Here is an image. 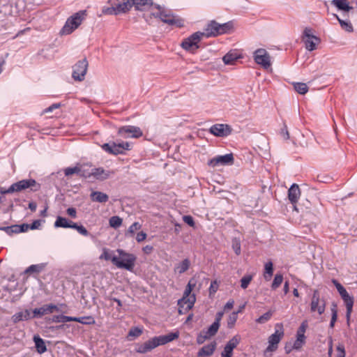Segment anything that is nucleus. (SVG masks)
<instances>
[{"mask_svg":"<svg viewBox=\"0 0 357 357\" xmlns=\"http://www.w3.org/2000/svg\"><path fill=\"white\" fill-rule=\"evenodd\" d=\"M179 337V332L170 333L165 335L156 336L149 339L143 344L137 345L136 351L140 354H145L155 349L160 345H164Z\"/></svg>","mask_w":357,"mask_h":357,"instance_id":"f257e3e1","label":"nucleus"},{"mask_svg":"<svg viewBox=\"0 0 357 357\" xmlns=\"http://www.w3.org/2000/svg\"><path fill=\"white\" fill-rule=\"evenodd\" d=\"M116 252L119 255V257L114 255L112 257V263L119 268H124L126 270L132 271L135 266L136 257L128 252H126L121 249H118Z\"/></svg>","mask_w":357,"mask_h":357,"instance_id":"f03ea898","label":"nucleus"},{"mask_svg":"<svg viewBox=\"0 0 357 357\" xmlns=\"http://www.w3.org/2000/svg\"><path fill=\"white\" fill-rule=\"evenodd\" d=\"M232 25L230 22L219 24L215 20L211 21L204 28L202 33V38L215 37L218 35L224 34L231 29Z\"/></svg>","mask_w":357,"mask_h":357,"instance_id":"7ed1b4c3","label":"nucleus"},{"mask_svg":"<svg viewBox=\"0 0 357 357\" xmlns=\"http://www.w3.org/2000/svg\"><path fill=\"white\" fill-rule=\"evenodd\" d=\"M195 286V284H192V280H190L185 289L183 297L178 302L179 314H183L193 307L196 299L195 295L190 296V293Z\"/></svg>","mask_w":357,"mask_h":357,"instance_id":"20e7f679","label":"nucleus"},{"mask_svg":"<svg viewBox=\"0 0 357 357\" xmlns=\"http://www.w3.org/2000/svg\"><path fill=\"white\" fill-rule=\"evenodd\" d=\"M86 15V10H81L70 17L66 22L61 32L62 34H70L82 22Z\"/></svg>","mask_w":357,"mask_h":357,"instance_id":"39448f33","label":"nucleus"},{"mask_svg":"<svg viewBox=\"0 0 357 357\" xmlns=\"http://www.w3.org/2000/svg\"><path fill=\"white\" fill-rule=\"evenodd\" d=\"M26 189H30L32 192L38 191L40 189V185L33 178L23 179L10 185V191L20 192Z\"/></svg>","mask_w":357,"mask_h":357,"instance_id":"423d86ee","label":"nucleus"},{"mask_svg":"<svg viewBox=\"0 0 357 357\" xmlns=\"http://www.w3.org/2000/svg\"><path fill=\"white\" fill-rule=\"evenodd\" d=\"M283 336L284 331L282 326H280V329H276L275 333L268 337V346L264 351L265 357L272 356L271 353L277 350L278 345Z\"/></svg>","mask_w":357,"mask_h":357,"instance_id":"0eeeda50","label":"nucleus"},{"mask_svg":"<svg viewBox=\"0 0 357 357\" xmlns=\"http://www.w3.org/2000/svg\"><path fill=\"white\" fill-rule=\"evenodd\" d=\"M157 8L158 12L153 14L155 17H159L163 22L169 25H176L178 27L183 26V22L182 20L176 17L170 12L164 10L160 6H157Z\"/></svg>","mask_w":357,"mask_h":357,"instance_id":"6e6552de","label":"nucleus"},{"mask_svg":"<svg viewBox=\"0 0 357 357\" xmlns=\"http://www.w3.org/2000/svg\"><path fill=\"white\" fill-rule=\"evenodd\" d=\"M202 38V33L201 31L195 32L183 40L181 47L188 52L195 53L199 47V43Z\"/></svg>","mask_w":357,"mask_h":357,"instance_id":"1a4fd4ad","label":"nucleus"},{"mask_svg":"<svg viewBox=\"0 0 357 357\" xmlns=\"http://www.w3.org/2000/svg\"><path fill=\"white\" fill-rule=\"evenodd\" d=\"M332 282L337 288L340 295L341 296L342 300L344 301V303L347 308V318L349 319L352 312V308L354 305V298L353 297L349 296L345 288L340 283H339L337 280L333 279L332 280Z\"/></svg>","mask_w":357,"mask_h":357,"instance_id":"9d476101","label":"nucleus"},{"mask_svg":"<svg viewBox=\"0 0 357 357\" xmlns=\"http://www.w3.org/2000/svg\"><path fill=\"white\" fill-rule=\"evenodd\" d=\"M326 301L321 298L319 292L317 289L313 291V294L310 303V311L312 312H317L319 315H321L325 312Z\"/></svg>","mask_w":357,"mask_h":357,"instance_id":"9b49d317","label":"nucleus"},{"mask_svg":"<svg viewBox=\"0 0 357 357\" xmlns=\"http://www.w3.org/2000/svg\"><path fill=\"white\" fill-rule=\"evenodd\" d=\"M101 147L108 153L118 155L123 153L126 150H130V144L124 142L118 144L115 142H109L103 144Z\"/></svg>","mask_w":357,"mask_h":357,"instance_id":"f8f14e48","label":"nucleus"},{"mask_svg":"<svg viewBox=\"0 0 357 357\" xmlns=\"http://www.w3.org/2000/svg\"><path fill=\"white\" fill-rule=\"evenodd\" d=\"M88 61L86 58L78 61L73 66L72 77L75 81L81 82L84 79L85 75L87 72Z\"/></svg>","mask_w":357,"mask_h":357,"instance_id":"ddd939ff","label":"nucleus"},{"mask_svg":"<svg viewBox=\"0 0 357 357\" xmlns=\"http://www.w3.org/2000/svg\"><path fill=\"white\" fill-rule=\"evenodd\" d=\"M303 40L305 48L310 52L314 50L321 41L319 37L312 34V29L308 27L303 31Z\"/></svg>","mask_w":357,"mask_h":357,"instance_id":"4468645a","label":"nucleus"},{"mask_svg":"<svg viewBox=\"0 0 357 357\" xmlns=\"http://www.w3.org/2000/svg\"><path fill=\"white\" fill-rule=\"evenodd\" d=\"M255 61L261 66L264 69L271 67V57L268 52L265 49H258L254 52Z\"/></svg>","mask_w":357,"mask_h":357,"instance_id":"2eb2a0df","label":"nucleus"},{"mask_svg":"<svg viewBox=\"0 0 357 357\" xmlns=\"http://www.w3.org/2000/svg\"><path fill=\"white\" fill-rule=\"evenodd\" d=\"M118 135L124 138H139L143 135V132L139 127L125 126L119 128Z\"/></svg>","mask_w":357,"mask_h":357,"instance_id":"dca6fc26","label":"nucleus"},{"mask_svg":"<svg viewBox=\"0 0 357 357\" xmlns=\"http://www.w3.org/2000/svg\"><path fill=\"white\" fill-rule=\"evenodd\" d=\"M234 163V156L232 153L225 154L224 155H218L208 160V165L211 167L219 166L230 165Z\"/></svg>","mask_w":357,"mask_h":357,"instance_id":"f3484780","label":"nucleus"},{"mask_svg":"<svg viewBox=\"0 0 357 357\" xmlns=\"http://www.w3.org/2000/svg\"><path fill=\"white\" fill-rule=\"evenodd\" d=\"M209 132L216 137H225L231 133L232 128L227 124L217 123L210 128Z\"/></svg>","mask_w":357,"mask_h":357,"instance_id":"a211bd4d","label":"nucleus"},{"mask_svg":"<svg viewBox=\"0 0 357 357\" xmlns=\"http://www.w3.org/2000/svg\"><path fill=\"white\" fill-rule=\"evenodd\" d=\"M54 311H59V308L57 305L54 304L43 305L42 307L35 308L33 310V317H41L45 314H51Z\"/></svg>","mask_w":357,"mask_h":357,"instance_id":"6ab92c4d","label":"nucleus"},{"mask_svg":"<svg viewBox=\"0 0 357 357\" xmlns=\"http://www.w3.org/2000/svg\"><path fill=\"white\" fill-rule=\"evenodd\" d=\"M114 173L113 170H105L102 167H98L93 169L91 174L97 180L104 181L114 175Z\"/></svg>","mask_w":357,"mask_h":357,"instance_id":"aec40b11","label":"nucleus"},{"mask_svg":"<svg viewBox=\"0 0 357 357\" xmlns=\"http://www.w3.org/2000/svg\"><path fill=\"white\" fill-rule=\"evenodd\" d=\"M116 8L117 13H124L128 12L133 6V0H114Z\"/></svg>","mask_w":357,"mask_h":357,"instance_id":"412c9836","label":"nucleus"},{"mask_svg":"<svg viewBox=\"0 0 357 357\" xmlns=\"http://www.w3.org/2000/svg\"><path fill=\"white\" fill-rule=\"evenodd\" d=\"M301 195V191L298 185L296 183L291 185L288 190V198L291 204H296Z\"/></svg>","mask_w":357,"mask_h":357,"instance_id":"4be33fe9","label":"nucleus"},{"mask_svg":"<svg viewBox=\"0 0 357 357\" xmlns=\"http://www.w3.org/2000/svg\"><path fill=\"white\" fill-rule=\"evenodd\" d=\"M216 346L217 344L215 342H211L210 344L204 346L198 351V356L207 357L211 356L213 354Z\"/></svg>","mask_w":357,"mask_h":357,"instance_id":"5701e85b","label":"nucleus"},{"mask_svg":"<svg viewBox=\"0 0 357 357\" xmlns=\"http://www.w3.org/2000/svg\"><path fill=\"white\" fill-rule=\"evenodd\" d=\"M90 197L93 202L98 203H105L109 199L107 194L100 191H93L90 195Z\"/></svg>","mask_w":357,"mask_h":357,"instance_id":"b1692460","label":"nucleus"},{"mask_svg":"<svg viewBox=\"0 0 357 357\" xmlns=\"http://www.w3.org/2000/svg\"><path fill=\"white\" fill-rule=\"evenodd\" d=\"M240 58V56L235 51H230L227 53L222 58L224 63L227 65H232Z\"/></svg>","mask_w":357,"mask_h":357,"instance_id":"393cba45","label":"nucleus"},{"mask_svg":"<svg viewBox=\"0 0 357 357\" xmlns=\"http://www.w3.org/2000/svg\"><path fill=\"white\" fill-rule=\"evenodd\" d=\"M190 266V261L188 259H183L181 262L176 264L174 268L175 273L182 274L188 270Z\"/></svg>","mask_w":357,"mask_h":357,"instance_id":"a878e982","label":"nucleus"},{"mask_svg":"<svg viewBox=\"0 0 357 357\" xmlns=\"http://www.w3.org/2000/svg\"><path fill=\"white\" fill-rule=\"evenodd\" d=\"M36 348L39 354H43L47 351V347L44 340L38 335L33 336Z\"/></svg>","mask_w":357,"mask_h":357,"instance_id":"bb28decb","label":"nucleus"},{"mask_svg":"<svg viewBox=\"0 0 357 357\" xmlns=\"http://www.w3.org/2000/svg\"><path fill=\"white\" fill-rule=\"evenodd\" d=\"M331 3L336 6L339 10L349 11L352 7L349 6L347 0H333Z\"/></svg>","mask_w":357,"mask_h":357,"instance_id":"cd10ccee","label":"nucleus"},{"mask_svg":"<svg viewBox=\"0 0 357 357\" xmlns=\"http://www.w3.org/2000/svg\"><path fill=\"white\" fill-rule=\"evenodd\" d=\"M73 321H76L85 325H92L96 323L95 319L91 316L75 317H73Z\"/></svg>","mask_w":357,"mask_h":357,"instance_id":"c85d7f7f","label":"nucleus"},{"mask_svg":"<svg viewBox=\"0 0 357 357\" xmlns=\"http://www.w3.org/2000/svg\"><path fill=\"white\" fill-rule=\"evenodd\" d=\"M141 227H142V225L139 222H135L129 227V228L126 231V232L125 234L126 236L132 237L135 235V232L137 230H139L141 229Z\"/></svg>","mask_w":357,"mask_h":357,"instance_id":"c756f323","label":"nucleus"},{"mask_svg":"<svg viewBox=\"0 0 357 357\" xmlns=\"http://www.w3.org/2000/svg\"><path fill=\"white\" fill-rule=\"evenodd\" d=\"M108 3H110L112 6L103 8L102 13L106 15H119V13H117L116 6L114 0H109Z\"/></svg>","mask_w":357,"mask_h":357,"instance_id":"7c9ffc66","label":"nucleus"},{"mask_svg":"<svg viewBox=\"0 0 357 357\" xmlns=\"http://www.w3.org/2000/svg\"><path fill=\"white\" fill-rule=\"evenodd\" d=\"M45 264H33L26 269L25 273H40L45 268Z\"/></svg>","mask_w":357,"mask_h":357,"instance_id":"2f4dec72","label":"nucleus"},{"mask_svg":"<svg viewBox=\"0 0 357 357\" xmlns=\"http://www.w3.org/2000/svg\"><path fill=\"white\" fill-rule=\"evenodd\" d=\"M73 317L66 315H54L52 318V321L54 323H66L73 321Z\"/></svg>","mask_w":357,"mask_h":357,"instance_id":"473e14b6","label":"nucleus"},{"mask_svg":"<svg viewBox=\"0 0 357 357\" xmlns=\"http://www.w3.org/2000/svg\"><path fill=\"white\" fill-rule=\"evenodd\" d=\"M294 88L296 92L304 95L308 91V87L305 83L297 82L294 84Z\"/></svg>","mask_w":357,"mask_h":357,"instance_id":"72a5a7b5","label":"nucleus"},{"mask_svg":"<svg viewBox=\"0 0 357 357\" xmlns=\"http://www.w3.org/2000/svg\"><path fill=\"white\" fill-rule=\"evenodd\" d=\"M69 224H70V221H68L66 218L58 216L54 222V227H55L68 228Z\"/></svg>","mask_w":357,"mask_h":357,"instance_id":"f704fd0d","label":"nucleus"},{"mask_svg":"<svg viewBox=\"0 0 357 357\" xmlns=\"http://www.w3.org/2000/svg\"><path fill=\"white\" fill-rule=\"evenodd\" d=\"M273 263L271 261H268L265 264V272L264 274V278L266 280H269L273 275Z\"/></svg>","mask_w":357,"mask_h":357,"instance_id":"c9c22d12","label":"nucleus"},{"mask_svg":"<svg viewBox=\"0 0 357 357\" xmlns=\"http://www.w3.org/2000/svg\"><path fill=\"white\" fill-rule=\"evenodd\" d=\"M337 20H338L341 27L344 29L346 31L351 33L354 31L353 26L349 22L344 21L339 18V17L335 15Z\"/></svg>","mask_w":357,"mask_h":357,"instance_id":"e433bc0d","label":"nucleus"},{"mask_svg":"<svg viewBox=\"0 0 357 357\" xmlns=\"http://www.w3.org/2000/svg\"><path fill=\"white\" fill-rule=\"evenodd\" d=\"M109 223L110 227L116 229L122 225V219L116 215L112 216L109 218Z\"/></svg>","mask_w":357,"mask_h":357,"instance_id":"4c0bfd02","label":"nucleus"},{"mask_svg":"<svg viewBox=\"0 0 357 357\" xmlns=\"http://www.w3.org/2000/svg\"><path fill=\"white\" fill-rule=\"evenodd\" d=\"M152 0H133V6L137 10H142V6L150 5L152 3Z\"/></svg>","mask_w":357,"mask_h":357,"instance_id":"58836bf2","label":"nucleus"},{"mask_svg":"<svg viewBox=\"0 0 357 357\" xmlns=\"http://www.w3.org/2000/svg\"><path fill=\"white\" fill-rule=\"evenodd\" d=\"M231 243H232V245H231L232 248H233L234 252L237 255H239L241 254V251L240 239L237 238H234L232 239Z\"/></svg>","mask_w":357,"mask_h":357,"instance_id":"ea45409f","label":"nucleus"},{"mask_svg":"<svg viewBox=\"0 0 357 357\" xmlns=\"http://www.w3.org/2000/svg\"><path fill=\"white\" fill-rule=\"evenodd\" d=\"M273 315L272 311H268L266 313H264L263 315L260 316L256 321L259 324H264L269 321Z\"/></svg>","mask_w":357,"mask_h":357,"instance_id":"a19ab883","label":"nucleus"},{"mask_svg":"<svg viewBox=\"0 0 357 357\" xmlns=\"http://www.w3.org/2000/svg\"><path fill=\"white\" fill-rule=\"evenodd\" d=\"M283 281V276L281 274H276L273 283L271 284V287L273 289H276L280 285L282 284Z\"/></svg>","mask_w":357,"mask_h":357,"instance_id":"79ce46f5","label":"nucleus"},{"mask_svg":"<svg viewBox=\"0 0 357 357\" xmlns=\"http://www.w3.org/2000/svg\"><path fill=\"white\" fill-rule=\"evenodd\" d=\"M81 173V168L76 166L74 167H67L64 169V174L66 176H71L74 174H78Z\"/></svg>","mask_w":357,"mask_h":357,"instance_id":"37998d69","label":"nucleus"},{"mask_svg":"<svg viewBox=\"0 0 357 357\" xmlns=\"http://www.w3.org/2000/svg\"><path fill=\"white\" fill-rule=\"evenodd\" d=\"M240 340V337L238 335H235L226 344V345L231 347V350H234V349L239 344Z\"/></svg>","mask_w":357,"mask_h":357,"instance_id":"c03bdc74","label":"nucleus"},{"mask_svg":"<svg viewBox=\"0 0 357 357\" xmlns=\"http://www.w3.org/2000/svg\"><path fill=\"white\" fill-rule=\"evenodd\" d=\"M238 318V312H232L228 317L227 319V326L229 328H231L234 326L235 323Z\"/></svg>","mask_w":357,"mask_h":357,"instance_id":"a18cd8bd","label":"nucleus"},{"mask_svg":"<svg viewBox=\"0 0 357 357\" xmlns=\"http://www.w3.org/2000/svg\"><path fill=\"white\" fill-rule=\"evenodd\" d=\"M252 280V276L251 275H246L243 276L241 280V287L242 289H245L250 282Z\"/></svg>","mask_w":357,"mask_h":357,"instance_id":"49530a36","label":"nucleus"},{"mask_svg":"<svg viewBox=\"0 0 357 357\" xmlns=\"http://www.w3.org/2000/svg\"><path fill=\"white\" fill-rule=\"evenodd\" d=\"M17 225L9 226V227H0V230L4 231L6 234L11 235L13 234H17Z\"/></svg>","mask_w":357,"mask_h":357,"instance_id":"de8ad7c7","label":"nucleus"},{"mask_svg":"<svg viewBox=\"0 0 357 357\" xmlns=\"http://www.w3.org/2000/svg\"><path fill=\"white\" fill-rule=\"evenodd\" d=\"M233 354V350L231 349V347L225 345L223 351L221 354V357H231Z\"/></svg>","mask_w":357,"mask_h":357,"instance_id":"09e8293b","label":"nucleus"},{"mask_svg":"<svg viewBox=\"0 0 357 357\" xmlns=\"http://www.w3.org/2000/svg\"><path fill=\"white\" fill-rule=\"evenodd\" d=\"M142 333V331L138 328H131L128 333V336L138 337Z\"/></svg>","mask_w":357,"mask_h":357,"instance_id":"8fccbe9b","label":"nucleus"},{"mask_svg":"<svg viewBox=\"0 0 357 357\" xmlns=\"http://www.w3.org/2000/svg\"><path fill=\"white\" fill-rule=\"evenodd\" d=\"M112 253L108 252L107 250L104 249L102 254L100 255V259H105V260H111L112 261Z\"/></svg>","mask_w":357,"mask_h":357,"instance_id":"3c124183","label":"nucleus"},{"mask_svg":"<svg viewBox=\"0 0 357 357\" xmlns=\"http://www.w3.org/2000/svg\"><path fill=\"white\" fill-rule=\"evenodd\" d=\"M183 220L190 227L195 226V222L191 215H184L183 217Z\"/></svg>","mask_w":357,"mask_h":357,"instance_id":"603ef678","label":"nucleus"},{"mask_svg":"<svg viewBox=\"0 0 357 357\" xmlns=\"http://www.w3.org/2000/svg\"><path fill=\"white\" fill-rule=\"evenodd\" d=\"M307 324L306 321H303L299 326L296 335H305Z\"/></svg>","mask_w":357,"mask_h":357,"instance_id":"864d4df0","label":"nucleus"},{"mask_svg":"<svg viewBox=\"0 0 357 357\" xmlns=\"http://www.w3.org/2000/svg\"><path fill=\"white\" fill-rule=\"evenodd\" d=\"M208 339L207 336L201 331L197 337V342L199 344H202Z\"/></svg>","mask_w":357,"mask_h":357,"instance_id":"5fc2aeb1","label":"nucleus"},{"mask_svg":"<svg viewBox=\"0 0 357 357\" xmlns=\"http://www.w3.org/2000/svg\"><path fill=\"white\" fill-rule=\"evenodd\" d=\"M337 357H345V349L343 344H339L337 347Z\"/></svg>","mask_w":357,"mask_h":357,"instance_id":"6e6d98bb","label":"nucleus"},{"mask_svg":"<svg viewBox=\"0 0 357 357\" xmlns=\"http://www.w3.org/2000/svg\"><path fill=\"white\" fill-rule=\"evenodd\" d=\"M17 233H21V232H25L29 228V224H22L21 225H17Z\"/></svg>","mask_w":357,"mask_h":357,"instance_id":"4d7b16f0","label":"nucleus"},{"mask_svg":"<svg viewBox=\"0 0 357 357\" xmlns=\"http://www.w3.org/2000/svg\"><path fill=\"white\" fill-rule=\"evenodd\" d=\"M146 236H147V235L145 232L140 231V232L137 233V234L136 236V241L138 243H141L146 239Z\"/></svg>","mask_w":357,"mask_h":357,"instance_id":"13d9d810","label":"nucleus"},{"mask_svg":"<svg viewBox=\"0 0 357 357\" xmlns=\"http://www.w3.org/2000/svg\"><path fill=\"white\" fill-rule=\"evenodd\" d=\"M220 324L213 322L208 329L215 335L217 333Z\"/></svg>","mask_w":357,"mask_h":357,"instance_id":"bf43d9fd","label":"nucleus"},{"mask_svg":"<svg viewBox=\"0 0 357 357\" xmlns=\"http://www.w3.org/2000/svg\"><path fill=\"white\" fill-rule=\"evenodd\" d=\"M77 231L78 233H79L82 236H88L89 235V231L83 225H79V227L77 228Z\"/></svg>","mask_w":357,"mask_h":357,"instance_id":"052dcab7","label":"nucleus"},{"mask_svg":"<svg viewBox=\"0 0 357 357\" xmlns=\"http://www.w3.org/2000/svg\"><path fill=\"white\" fill-rule=\"evenodd\" d=\"M67 214L71 218H75L77 217V211L73 207H70L66 210Z\"/></svg>","mask_w":357,"mask_h":357,"instance_id":"680f3d73","label":"nucleus"},{"mask_svg":"<svg viewBox=\"0 0 357 357\" xmlns=\"http://www.w3.org/2000/svg\"><path fill=\"white\" fill-rule=\"evenodd\" d=\"M317 180L322 183H328L331 180V178L328 176L318 175Z\"/></svg>","mask_w":357,"mask_h":357,"instance_id":"e2e57ef3","label":"nucleus"},{"mask_svg":"<svg viewBox=\"0 0 357 357\" xmlns=\"http://www.w3.org/2000/svg\"><path fill=\"white\" fill-rule=\"evenodd\" d=\"M281 135L283 137L284 139H288L289 138V134L287 130V126H284L283 128L281 129Z\"/></svg>","mask_w":357,"mask_h":357,"instance_id":"0e129e2a","label":"nucleus"},{"mask_svg":"<svg viewBox=\"0 0 357 357\" xmlns=\"http://www.w3.org/2000/svg\"><path fill=\"white\" fill-rule=\"evenodd\" d=\"M304 343H305V342H302V341L296 339L294 343L293 348L296 350H298L303 347Z\"/></svg>","mask_w":357,"mask_h":357,"instance_id":"69168bd1","label":"nucleus"},{"mask_svg":"<svg viewBox=\"0 0 357 357\" xmlns=\"http://www.w3.org/2000/svg\"><path fill=\"white\" fill-rule=\"evenodd\" d=\"M40 225H41L40 220H34L31 225H29V228L31 229H38Z\"/></svg>","mask_w":357,"mask_h":357,"instance_id":"338daca9","label":"nucleus"},{"mask_svg":"<svg viewBox=\"0 0 357 357\" xmlns=\"http://www.w3.org/2000/svg\"><path fill=\"white\" fill-rule=\"evenodd\" d=\"M13 321L14 322H18V321H23L24 319H23V314L21 312H18V313H16L15 314L13 315Z\"/></svg>","mask_w":357,"mask_h":357,"instance_id":"774afa93","label":"nucleus"}]
</instances>
